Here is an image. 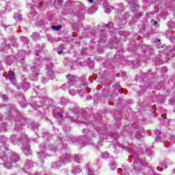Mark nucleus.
Returning <instances> with one entry per match:
<instances>
[{"instance_id":"nucleus-1","label":"nucleus","mask_w":175,"mask_h":175,"mask_svg":"<svg viewBox=\"0 0 175 175\" xmlns=\"http://www.w3.org/2000/svg\"><path fill=\"white\" fill-rule=\"evenodd\" d=\"M6 137L2 136L0 139V143L1 146H0V169L5 167V169H10L12 167V163H8V157L5 154V151L8 150V145L6 144Z\"/></svg>"},{"instance_id":"nucleus-2","label":"nucleus","mask_w":175,"mask_h":175,"mask_svg":"<svg viewBox=\"0 0 175 175\" xmlns=\"http://www.w3.org/2000/svg\"><path fill=\"white\" fill-rule=\"evenodd\" d=\"M72 159H74V161L75 162H77V163H80V162L83 161V157L79 155H76L75 157H73L70 154H66L65 155L62 156L59 161H55L52 163V167H53V169H59V167H61L62 165L69 163V162H70Z\"/></svg>"},{"instance_id":"nucleus-3","label":"nucleus","mask_w":175,"mask_h":175,"mask_svg":"<svg viewBox=\"0 0 175 175\" xmlns=\"http://www.w3.org/2000/svg\"><path fill=\"white\" fill-rule=\"evenodd\" d=\"M68 83L67 84H64L62 86V90L65 91V90H68L69 88V94L72 95V96H75L76 94H77V89H76L77 84H76V77L72 75H67L66 76Z\"/></svg>"},{"instance_id":"nucleus-4","label":"nucleus","mask_w":175,"mask_h":175,"mask_svg":"<svg viewBox=\"0 0 175 175\" xmlns=\"http://www.w3.org/2000/svg\"><path fill=\"white\" fill-rule=\"evenodd\" d=\"M46 75H47V79L43 78L42 82L43 83H47L51 77H53L55 75V71L53 70V64H49V66H46Z\"/></svg>"},{"instance_id":"nucleus-5","label":"nucleus","mask_w":175,"mask_h":175,"mask_svg":"<svg viewBox=\"0 0 175 175\" xmlns=\"http://www.w3.org/2000/svg\"><path fill=\"white\" fill-rule=\"evenodd\" d=\"M8 79L14 85L17 84V82L16 81V76L14 75V72L12 70L8 72Z\"/></svg>"},{"instance_id":"nucleus-6","label":"nucleus","mask_w":175,"mask_h":175,"mask_svg":"<svg viewBox=\"0 0 175 175\" xmlns=\"http://www.w3.org/2000/svg\"><path fill=\"white\" fill-rule=\"evenodd\" d=\"M30 69L33 72V77H36V76L39 75V72H40V69H39V66H38V65L36 64L35 66H31Z\"/></svg>"},{"instance_id":"nucleus-7","label":"nucleus","mask_w":175,"mask_h":175,"mask_svg":"<svg viewBox=\"0 0 175 175\" xmlns=\"http://www.w3.org/2000/svg\"><path fill=\"white\" fill-rule=\"evenodd\" d=\"M71 114H73V111H70L68 113V115L66 114V113L58 112L56 116H57V118H60V120H64V118H67L68 116H71Z\"/></svg>"},{"instance_id":"nucleus-8","label":"nucleus","mask_w":175,"mask_h":175,"mask_svg":"<svg viewBox=\"0 0 175 175\" xmlns=\"http://www.w3.org/2000/svg\"><path fill=\"white\" fill-rule=\"evenodd\" d=\"M22 150L25 155H31V152L29 144L23 145Z\"/></svg>"},{"instance_id":"nucleus-9","label":"nucleus","mask_w":175,"mask_h":175,"mask_svg":"<svg viewBox=\"0 0 175 175\" xmlns=\"http://www.w3.org/2000/svg\"><path fill=\"white\" fill-rule=\"evenodd\" d=\"M33 166V164L32 163V161H28L26 164L24 165L23 170L25 172L27 169H29V167H32Z\"/></svg>"},{"instance_id":"nucleus-10","label":"nucleus","mask_w":175,"mask_h":175,"mask_svg":"<svg viewBox=\"0 0 175 175\" xmlns=\"http://www.w3.org/2000/svg\"><path fill=\"white\" fill-rule=\"evenodd\" d=\"M131 10L133 12H136L137 10H139V5H137V3L134 2L131 4Z\"/></svg>"},{"instance_id":"nucleus-11","label":"nucleus","mask_w":175,"mask_h":175,"mask_svg":"<svg viewBox=\"0 0 175 175\" xmlns=\"http://www.w3.org/2000/svg\"><path fill=\"white\" fill-rule=\"evenodd\" d=\"M80 172H81V169H80V167H79L78 166L73 167L72 173H73L74 174H79Z\"/></svg>"},{"instance_id":"nucleus-12","label":"nucleus","mask_w":175,"mask_h":175,"mask_svg":"<svg viewBox=\"0 0 175 175\" xmlns=\"http://www.w3.org/2000/svg\"><path fill=\"white\" fill-rule=\"evenodd\" d=\"M14 18V20H16V21H21V20H23V17L21 16V14H15Z\"/></svg>"},{"instance_id":"nucleus-13","label":"nucleus","mask_w":175,"mask_h":175,"mask_svg":"<svg viewBox=\"0 0 175 175\" xmlns=\"http://www.w3.org/2000/svg\"><path fill=\"white\" fill-rule=\"evenodd\" d=\"M44 105H46V106H50V105H51V100L47 97H45L44 99Z\"/></svg>"},{"instance_id":"nucleus-14","label":"nucleus","mask_w":175,"mask_h":175,"mask_svg":"<svg viewBox=\"0 0 175 175\" xmlns=\"http://www.w3.org/2000/svg\"><path fill=\"white\" fill-rule=\"evenodd\" d=\"M0 98H1L3 102H6L9 99V97H8V96H6L5 94H3L2 93H1Z\"/></svg>"},{"instance_id":"nucleus-15","label":"nucleus","mask_w":175,"mask_h":175,"mask_svg":"<svg viewBox=\"0 0 175 175\" xmlns=\"http://www.w3.org/2000/svg\"><path fill=\"white\" fill-rule=\"evenodd\" d=\"M21 40L23 42L24 44H28L29 43V40L26 37H21Z\"/></svg>"},{"instance_id":"nucleus-16","label":"nucleus","mask_w":175,"mask_h":175,"mask_svg":"<svg viewBox=\"0 0 175 175\" xmlns=\"http://www.w3.org/2000/svg\"><path fill=\"white\" fill-rule=\"evenodd\" d=\"M51 28L54 31H59V29H61V28H62V27L61 25H57V26H52Z\"/></svg>"},{"instance_id":"nucleus-17","label":"nucleus","mask_w":175,"mask_h":175,"mask_svg":"<svg viewBox=\"0 0 175 175\" xmlns=\"http://www.w3.org/2000/svg\"><path fill=\"white\" fill-rule=\"evenodd\" d=\"M154 17V13L152 12H149L146 14V18L148 20L150 18H152Z\"/></svg>"},{"instance_id":"nucleus-18","label":"nucleus","mask_w":175,"mask_h":175,"mask_svg":"<svg viewBox=\"0 0 175 175\" xmlns=\"http://www.w3.org/2000/svg\"><path fill=\"white\" fill-rule=\"evenodd\" d=\"M21 88L23 89V91H27V90H28V88H29V85L27 83H25Z\"/></svg>"},{"instance_id":"nucleus-19","label":"nucleus","mask_w":175,"mask_h":175,"mask_svg":"<svg viewBox=\"0 0 175 175\" xmlns=\"http://www.w3.org/2000/svg\"><path fill=\"white\" fill-rule=\"evenodd\" d=\"M142 163V160H140V157H139L137 160L133 163V165H140Z\"/></svg>"},{"instance_id":"nucleus-20","label":"nucleus","mask_w":175,"mask_h":175,"mask_svg":"<svg viewBox=\"0 0 175 175\" xmlns=\"http://www.w3.org/2000/svg\"><path fill=\"white\" fill-rule=\"evenodd\" d=\"M161 167L162 169H167V163L163 162V163L161 165Z\"/></svg>"},{"instance_id":"nucleus-21","label":"nucleus","mask_w":175,"mask_h":175,"mask_svg":"<svg viewBox=\"0 0 175 175\" xmlns=\"http://www.w3.org/2000/svg\"><path fill=\"white\" fill-rule=\"evenodd\" d=\"M101 157L102 158H109V153L107 152H103Z\"/></svg>"},{"instance_id":"nucleus-22","label":"nucleus","mask_w":175,"mask_h":175,"mask_svg":"<svg viewBox=\"0 0 175 175\" xmlns=\"http://www.w3.org/2000/svg\"><path fill=\"white\" fill-rule=\"evenodd\" d=\"M30 8L31 9V12L30 16H32L33 17L36 16V12H33V10H34L33 7L31 6Z\"/></svg>"},{"instance_id":"nucleus-23","label":"nucleus","mask_w":175,"mask_h":175,"mask_svg":"<svg viewBox=\"0 0 175 175\" xmlns=\"http://www.w3.org/2000/svg\"><path fill=\"white\" fill-rule=\"evenodd\" d=\"M111 9H113L112 7H107L105 8V12L106 13H110V12H111Z\"/></svg>"},{"instance_id":"nucleus-24","label":"nucleus","mask_w":175,"mask_h":175,"mask_svg":"<svg viewBox=\"0 0 175 175\" xmlns=\"http://www.w3.org/2000/svg\"><path fill=\"white\" fill-rule=\"evenodd\" d=\"M167 25L170 28H174L175 27V24L173 22H168Z\"/></svg>"},{"instance_id":"nucleus-25","label":"nucleus","mask_w":175,"mask_h":175,"mask_svg":"<svg viewBox=\"0 0 175 175\" xmlns=\"http://www.w3.org/2000/svg\"><path fill=\"white\" fill-rule=\"evenodd\" d=\"M38 158H44V153H43V152H38Z\"/></svg>"},{"instance_id":"nucleus-26","label":"nucleus","mask_w":175,"mask_h":175,"mask_svg":"<svg viewBox=\"0 0 175 175\" xmlns=\"http://www.w3.org/2000/svg\"><path fill=\"white\" fill-rule=\"evenodd\" d=\"M155 142H162V138H161V137H159V135H158L156 139H155Z\"/></svg>"},{"instance_id":"nucleus-27","label":"nucleus","mask_w":175,"mask_h":175,"mask_svg":"<svg viewBox=\"0 0 175 175\" xmlns=\"http://www.w3.org/2000/svg\"><path fill=\"white\" fill-rule=\"evenodd\" d=\"M150 21H151L152 25H155L156 27H157V23L156 21H154V19H150Z\"/></svg>"},{"instance_id":"nucleus-28","label":"nucleus","mask_w":175,"mask_h":175,"mask_svg":"<svg viewBox=\"0 0 175 175\" xmlns=\"http://www.w3.org/2000/svg\"><path fill=\"white\" fill-rule=\"evenodd\" d=\"M88 173L89 175H94V171L91 169L88 170Z\"/></svg>"},{"instance_id":"nucleus-29","label":"nucleus","mask_w":175,"mask_h":175,"mask_svg":"<svg viewBox=\"0 0 175 175\" xmlns=\"http://www.w3.org/2000/svg\"><path fill=\"white\" fill-rule=\"evenodd\" d=\"M170 105H174V99L172 98L170 100Z\"/></svg>"},{"instance_id":"nucleus-30","label":"nucleus","mask_w":175,"mask_h":175,"mask_svg":"<svg viewBox=\"0 0 175 175\" xmlns=\"http://www.w3.org/2000/svg\"><path fill=\"white\" fill-rule=\"evenodd\" d=\"M110 27H111V28H113V24L111 23H108V25H107V27L110 28Z\"/></svg>"},{"instance_id":"nucleus-31","label":"nucleus","mask_w":175,"mask_h":175,"mask_svg":"<svg viewBox=\"0 0 175 175\" xmlns=\"http://www.w3.org/2000/svg\"><path fill=\"white\" fill-rule=\"evenodd\" d=\"M60 103H62V105H65V99L62 98Z\"/></svg>"},{"instance_id":"nucleus-32","label":"nucleus","mask_w":175,"mask_h":175,"mask_svg":"<svg viewBox=\"0 0 175 175\" xmlns=\"http://www.w3.org/2000/svg\"><path fill=\"white\" fill-rule=\"evenodd\" d=\"M85 94H87V92L85 90L83 92V94L81 95V93H79V95H80V96H84V95H85Z\"/></svg>"},{"instance_id":"nucleus-33","label":"nucleus","mask_w":175,"mask_h":175,"mask_svg":"<svg viewBox=\"0 0 175 175\" xmlns=\"http://www.w3.org/2000/svg\"><path fill=\"white\" fill-rule=\"evenodd\" d=\"M19 160H20V158L17 157L16 160L14 161L13 163H16V162H18Z\"/></svg>"},{"instance_id":"nucleus-34","label":"nucleus","mask_w":175,"mask_h":175,"mask_svg":"<svg viewBox=\"0 0 175 175\" xmlns=\"http://www.w3.org/2000/svg\"><path fill=\"white\" fill-rule=\"evenodd\" d=\"M89 12H90V13H94L95 12V11H92V8H90L89 9Z\"/></svg>"},{"instance_id":"nucleus-35","label":"nucleus","mask_w":175,"mask_h":175,"mask_svg":"<svg viewBox=\"0 0 175 175\" xmlns=\"http://www.w3.org/2000/svg\"><path fill=\"white\" fill-rule=\"evenodd\" d=\"M35 54H36V57H38V55H39V52L38 51V49L36 50Z\"/></svg>"},{"instance_id":"nucleus-36","label":"nucleus","mask_w":175,"mask_h":175,"mask_svg":"<svg viewBox=\"0 0 175 175\" xmlns=\"http://www.w3.org/2000/svg\"><path fill=\"white\" fill-rule=\"evenodd\" d=\"M19 103H25V100H22V101L19 100Z\"/></svg>"},{"instance_id":"nucleus-37","label":"nucleus","mask_w":175,"mask_h":175,"mask_svg":"<svg viewBox=\"0 0 175 175\" xmlns=\"http://www.w3.org/2000/svg\"><path fill=\"white\" fill-rule=\"evenodd\" d=\"M161 42V40H157L154 43H160Z\"/></svg>"},{"instance_id":"nucleus-38","label":"nucleus","mask_w":175,"mask_h":175,"mask_svg":"<svg viewBox=\"0 0 175 175\" xmlns=\"http://www.w3.org/2000/svg\"><path fill=\"white\" fill-rule=\"evenodd\" d=\"M88 2H89V3H92V2H94V0H88Z\"/></svg>"},{"instance_id":"nucleus-39","label":"nucleus","mask_w":175,"mask_h":175,"mask_svg":"<svg viewBox=\"0 0 175 175\" xmlns=\"http://www.w3.org/2000/svg\"><path fill=\"white\" fill-rule=\"evenodd\" d=\"M158 133H159V135H161V132L159 131H156V135H158Z\"/></svg>"},{"instance_id":"nucleus-40","label":"nucleus","mask_w":175,"mask_h":175,"mask_svg":"<svg viewBox=\"0 0 175 175\" xmlns=\"http://www.w3.org/2000/svg\"><path fill=\"white\" fill-rule=\"evenodd\" d=\"M49 41L51 42H54V38H50Z\"/></svg>"},{"instance_id":"nucleus-41","label":"nucleus","mask_w":175,"mask_h":175,"mask_svg":"<svg viewBox=\"0 0 175 175\" xmlns=\"http://www.w3.org/2000/svg\"><path fill=\"white\" fill-rule=\"evenodd\" d=\"M58 54L61 55V53H62V51H57Z\"/></svg>"},{"instance_id":"nucleus-42","label":"nucleus","mask_w":175,"mask_h":175,"mask_svg":"<svg viewBox=\"0 0 175 175\" xmlns=\"http://www.w3.org/2000/svg\"><path fill=\"white\" fill-rule=\"evenodd\" d=\"M17 90H20L21 88V86H16Z\"/></svg>"},{"instance_id":"nucleus-43","label":"nucleus","mask_w":175,"mask_h":175,"mask_svg":"<svg viewBox=\"0 0 175 175\" xmlns=\"http://www.w3.org/2000/svg\"><path fill=\"white\" fill-rule=\"evenodd\" d=\"M27 68H31V67H30L29 66H27Z\"/></svg>"},{"instance_id":"nucleus-44","label":"nucleus","mask_w":175,"mask_h":175,"mask_svg":"<svg viewBox=\"0 0 175 175\" xmlns=\"http://www.w3.org/2000/svg\"><path fill=\"white\" fill-rule=\"evenodd\" d=\"M23 69H25V66H23Z\"/></svg>"},{"instance_id":"nucleus-45","label":"nucleus","mask_w":175,"mask_h":175,"mask_svg":"<svg viewBox=\"0 0 175 175\" xmlns=\"http://www.w3.org/2000/svg\"><path fill=\"white\" fill-rule=\"evenodd\" d=\"M83 132H85V129H83Z\"/></svg>"},{"instance_id":"nucleus-46","label":"nucleus","mask_w":175,"mask_h":175,"mask_svg":"<svg viewBox=\"0 0 175 175\" xmlns=\"http://www.w3.org/2000/svg\"><path fill=\"white\" fill-rule=\"evenodd\" d=\"M157 47H159H159H161V45H158V46H157Z\"/></svg>"},{"instance_id":"nucleus-47","label":"nucleus","mask_w":175,"mask_h":175,"mask_svg":"<svg viewBox=\"0 0 175 175\" xmlns=\"http://www.w3.org/2000/svg\"><path fill=\"white\" fill-rule=\"evenodd\" d=\"M96 11V10H94V12Z\"/></svg>"}]
</instances>
